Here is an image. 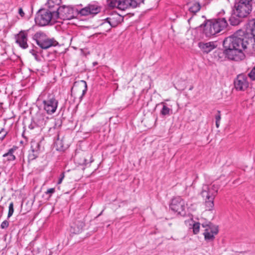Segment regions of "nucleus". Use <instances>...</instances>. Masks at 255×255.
I'll return each instance as SVG.
<instances>
[{
  "mask_svg": "<svg viewBox=\"0 0 255 255\" xmlns=\"http://www.w3.org/2000/svg\"><path fill=\"white\" fill-rule=\"evenodd\" d=\"M191 18H190V19H188V21H190V20L191 19Z\"/></svg>",
  "mask_w": 255,
  "mask_h": 255,
  "instance_id": "ea45409f",
  "label": "nucleus"
},
{
  "mask_svg": "<svg viewBox=\"0 0 255 255\" xmlns=\"http://www.w3.org/2000/svg\"><path fill=\"white\" fill-rule=\"evenodd\" d=\"M201 6L198 2H195L189 7V11L193 13H196L200 10Z\"/></svg>",
  "mask_w": 255,
  "mask_h": 255,
  "instance_id": "4be33fe9",
  "label": "nucleus"
},
{
  "mask_svg": "<svg viewBox=\"0 0 255 255\" xmlns=\"http://www.w3.org/2000/svg\"><path fill=\"white\" fill-rule=\"evenodd\" d=\"M132 0V2H136L135 4H136V7L141 2H143V0Z\"/></svg>",
  "mask_w": 255,
  "mask_h": 255,
  "instance_id": "2f4dec72",
  "label": "nucleus"
},
{
  "mask_svg": "<svg viewBox=\"0 0 255 255\" xmlns=\"http://www.w3.org/2000/svg\"><path fill=\"white\" fill-rule=\"evenodd\" d=\"M228 23L225 18L207 20L204 26L203 33L207 37H210L220 33L227 27Z\"/></svg>",
  "mask_w": 255,
  "mask_h": 255,
  "instance_id": "f03ea898",
  "label": "nucleus"
},
{
  "mask_svg": "<svg viewBox=\"0 0 255 255\" xmlns=\"http://www.w3.org/2000/svg\"><path fill=\"white\" fill-rule=\"evenodd\" d=\"M7 132L5 130L4 128H1L0 130V139L2 140L6 135Z\"/></svg>",
  "mask_w": 255,
  "mask_h": 255,
  "instance_id": "cd10ccee",
  "label": "nucleus"
},
{
  "mask_svg": "<svg viewBox=\"0 0 255 255\" xmlns=\"http://www.w3.org/2000/svg\"><path fill=\"white\" fill-rule=\"evenodd\" d=\"M16 42L22 49H26L28 47L27 34L24 31H20L15 36Z\"/></svg>",
  "mask_w": 255,
  "mask_h": 255,
  "instance_id": "ddd939ff",
  "label": "nucleus"
},
{
  "mask_svg": "<svg viewBox=\"0 0 255 255\" xmlns=\"http://www.w3.org/2000/svg\"><path fill=\"white\" fill-rule=\"evenodd\" d=\"M14 212V209H13V203L12 202H11L8 207V213L7 215V218H10L13 214Z\"/></svg>",
  "mask_w": 255,
  "mask_h": 255,
  "instance_id": "a878e982",
  "label": "nucleus"
},
{
  "mask_svg": "<svg viewBox=\"0 0 255 255\" xmlns=\"http://www.w3.org/2000/svg\"><path fill=\"white\" fill-rule=\"evenodd\" d=\"M220 125V122L219 121H216V126L217 128L219 127Z\"/></svg>",
  "mask_w": 255,
  "mask_h": 255,
  "instance_id": "4c0bfd02",
  "label": "nucleus"
},
{
  "mask_svg": "<svg viewBox=\"0 0 255 255\" xmlns=\"http://www.w3.org/2000/svg\"><path fill=\"white\" fill-rule=\"evenodd\" d=\"M198 45L202 51L206 53L210 52L215 48V46L213 42L206 43L199 42Z\"/></svg>",
  "mask_w": 255,
  "mask_h": 255,
  "instance_id": "dca6fc26",
  "label": "nucleus"
},
{
  "mask_svg": "<svg viewBox=\"0 0 255 255\" xmlns=\"http://www.w3.org/2000/svg\"><path fill=\"white\" fill-rule=\"evenodd\" d=\"M54 191H55L54 188H49L46 192V194H53L54 192Z\"/></svg>",
  "mask_w": 255,
  "mask_h": 255,
  "instance_id": "c756f323",
  "label": "nucleus"
},
{
  "mask_svg": "<svg viewBox=\"0 0 255 255\" xmlns=\"http://www.w3.org/2000/svg\"><path fill=\"white\" fill-rule=\"evenodd\" d=\"M57 43V41L54 40V39L47 38L37 45L41 48L46 49L51 46L56 45Z\"/></svg>",
  "mask_w": 255,
  "mask_h": 255,
  "instance_id": "f3484780",
  "label": "nucleus"
},
{
  "mask_svg": "<svg viewBox=\"0 0 255 255\" xmlns=\"http://www.w3.org/2000/svg\"><path fill=\"white\" fill-rule=\"evenodd\" d=\"M202 227L204 229L203 234L204 235L205 239H212L218 233V226L211 223L203 224Z\"/></svg>",
  "mask_w": 255,
  "mask_h": 255,
  "instance_id": "1a4fd4ad",
  "label": "nucleus"
},
{
  "mask_svg": "<svg viewBox=\"0 0 255 255\" xmlns=\"http://www.w3.org/2000/svg\"><path fill=\"white\" fill-rule=\"evenodd\" d=\"M61 2V0H48L46 5L50 9L55 7V6L58 7Z\"/></svg>",
  "mask_w": 255,
  "mask_h": 255,
  "instance_id": "412c9836",
  "label": "nucleus"
},
{
  "mask_svg": "<svg viewBox=\"0 0 255 255\" xmlns=\"http://www.w3.org/2000/svg\"><path fill=\"white\" fill-rule=\"evenodd\" d=\"M40 148V144L39 142L35 141L31 142L30 150L28 155L29 160H33L38 157L39 154Z\"/></svg>",
  "mask_w": 255,
  "mask_h": 255,
  "instance_id": "9b49d317",
  "label": "nucleus"
},
{
  "mask_svg": "<svg viewBox=\"0 0 255 255\" xmlns=\"http://www.w3.org/2000/svg\"><path fill=\"white\" fill-rule=\"evenodd\" d=\"M243 18L244 17H240L239 15L238 14V13H237L236 11L234 10L233 13L229 18V21L231 25H237L241 22V19Z\"/></svg>",
  "mask_w": 255,
  "mask_h": 255,
  "instance_id": "a211bd4d",
  "label": "nucleus"
},
{
  "mask_svg": "<svg viewBox=\"0 0 255 255\" xmlns=\"http://www.w3.org/2000/svg\"><path fill=\"white\" fill-rule=\"evenodd\" d=\"M119 0H107V3L111 8H117L119 9Z\"/></svg>",
  "mask_w": 255,
  "mask_h": 255,
  "instance_id": "b1692460",
  "label": "nucleus"
},
{
  "mask_svg": "<svg viewBox=\"0 0 255 255\" xmlns=\"http://www.w3.org/2000/svg\"><path fill=\"white\" fill-rule=\"evenodd\" d=\"M235 87L238 90L245 91L247 90V93H250L252 92L251 88H249V84L247 78L244 75H239L234 82Z\"/></svg>",
  "mask_w": 255,
  "mask_h": 255,
  "instance_id": "9d476101",
  "label": "nucleus"
},
{
  "mask_svg": "<svg viewBox=\"0 0 255 255\" xmlns=\"http://www.w3.org/2000/svg\"><path fill=\"white\" fill-rule=\"evenodd\" d=\"M84 225L83 219L76 220L71 223L70 232L72 234H79L82 231Z\"/></svg>",
  "mask_w": 255,
  "mask_h": 255,
  "instance_id": "f8f14e48",
  "label": "nucleus"
},
{
  "mask_svg": "<svg viewBox=\"0 0 255 255\" xmlns=\"http://www.w3.org/2000/svg\"><path fill=\"white\" fill-rule=\"evenodd\" d=\"M248 75L252 80H255V67L252 69Z\"/></svg>",
  "mask_w": 255,
  "mask_h": 255,
  "instance_id": "bb28decb",
  "label": "nucleus"
},
{
  "mask_svg": "<svg viewBox=\"0 0 255 255\" xmlns=\"http://www.w3.org/2000/svg\"><path fill=\"white\" fill-rule=\"evenodd\" d=\"M253 3H255V0H239L235 5L236 9L234 10L240 17H245L252 11Z\"/></svg>",
  "mask_w": 255,
  "mask_h": 255,
  "instance_id": "39448f33",
  "label": "nucleus"
},
{
  "mask_svg": "<svg viewBox=\"0 0 255 255\" xmlns=\"http://www.w3.org/2000/svg\"><path fill=\"white\" fill-rule=\"evenodd\" d=\"M18 13L21 17H23L24 15V12H23L22 8H19L18 9Z\"/></svg>",
  "mask_w": 255,
  "mask_h": 255,
  "instance_id": "473e14b6",
  "label": "nucleus"
},
{
  "mask_svg": "<svg viewBox=\"0 0 255 255\" xmlns=\"http://www.w3.org/2000/svg\"><path fill=\"white\" fill-rule=\"evenodd\" d=\"M8 225L9 222L7 220H4L1 223L0 227L1 229H4L7 228L8 227Z\"/></svg>",
  "mask_w": 255,
  "mask_h": 255,
  "instance_id": "c85d7f7f",
  "label": "nucleus"
},
{
  "mask_svg": "<svg viewBox=\"0 0 255 255\" xmlns=\"http://www.w3.org/2000/svg\"><path fill=\"white\" fill-rule=\"evenodd\" d=\"M218 115H217L215 117V119H216V121H219L220 122V120H221V115H220V111H218Z\"/></svg>",
  "mask_w": 255,
  "mask_h": 255,
  "instance_id": "7c9ffc66",
  "label": "nucleus"
},
{
  "mask_svg": "<svg viewBox=\"0 0 255 255\" xmlns=\"http://www.w3.org/2000/svg\"><path fill=\"white\" fill-rule=\"evenodd\" d=\"M107 19L108 20V22L110 23V24L112 26H115L116 25V24H113V23H112V22H111L110 20H109V19L111 20V18H107Z\"/></svg>",
  "mask_w": 255,
  "mask_h": 255,
  "instance_id": "e433bc0d",
  "label": "nucleus"
},
{
  "mask_svg": "<svg viewBox=\"0 0 255 255\" xmlns=\"http://www.w3.org/2000/svg\"><path fill=\"white\" fill-rule=\"evenodd\" d=\"M218 190V187L215 184L204 185L202 187L201 195L205 200L206 210L211 211L214 204V200Z\"/></svg>",
  "mask_w": 255,
  "mask_h": 255,
  "instance_id": "7ed1b4c3",
  "label": "nucleus"
},
{
  "mask_svg": "<svg viewBox=\"0 0 255 255\" xmlns=\"http://www.w3.org/2000/svg\"><path fill=\"white\" fill-rule=\"evenodd\" d=\"M57 15L55 10L41 9L36 14L35 21L37 25L42 26L52 24L56 20Z\"/></svg>",
  "mask_w": 255,
  "mask_h": 255,
  "instance_id": "20e7f679",
  "label": "nucleus"
},
{
  "mask_svg": "<svg viewBox=\"0 0 255 255\" xmlns=\"http://www.w3.org/2000/svg\"><path fill=\"white\" fill-rule=\"evenodd\" d=\"M200 230V224L198 222L195 223L192 226V231L194 234H197Z\"/></svg>",
  "mask_w": 255,
  "mask_h": 255,
  "instance_id": "393cba45",
  "label": "nucleus"
},
{
  "mask_svg": "<svg viewBox=\"0 0 255 255\" xmlns=\"http://www.w3.org/2000/svg\"><path fill=\"white\" fill-rule=\"evenodd\" d=\"M55 13H57V19L60 18L63 20H69L74 17L75 12L73 7L65 5L56 8Z\"/></svg>",
  "mask_w": 255,
  "mask_h": 255,
  "instance_id": "6e6552de",
  "label": "nucleus"
},
{
  "mask_svg": "<svg viewBox=\"0 0 255 255\" xmlns=\"http://www.w3.org/2000/svg\"><path fill=\"white\" fill-rule=\"evenodd\" d=\"M16 150V147H13L9 149L8 152L3 154V156L7 158L8 161H13L15 159V156L13 155L14 151Z\"/></svg>",
  "mask_w": 255,
  "mask_h": 255,
  "instance_id": "aec40b11",
  "label": "nucleus"
},
{
  "mask_svg": "<svg viewBox=\"0 0 255 255\" xmlns=\"http://www.w3.org/2000/svg\"><path fill=\"white\" fill-rule=\"evenodd\" d=\"M136 2H132V0H119V9L124 10L128 8L136 7Z\"/></svg>",
  "mask_w": 255,
  "mask_h": 255,
  "instance_id": "2eb2a0df",
  "label": "nucleus"
},
{
  "mask_svg": "<svg viewBox=\"0 0 255 255\" xmlns=\"http://www.w3.org/2000/svg\"><path fill=\"white\" fill-rule=\"evenodd\" d=\"M186 207L187 204L180 197L174 198L170 205V208L173 211L182 216L185 215Z\"/></svg>",
  "mask_w": 255,
  "mask_h": 255,
  "instance_id": "0eeeda50",
  "label": "nucleus"
},
{
  "mask_svg": "<svg viewBox=\"0 0 255 255\" xmlns=\"http://www.w3.org/2000/svg\"><path fill=\"white\" fill-rule=\"evenodd\" d=\"M30 53H31L33 56H35V58L36 59V57H37V54L36 53L34 52V50L32 49L30 51Z\"/></svg>",
  "mask_w": 255,
  "mask_h": 255,
  "instance_id": "c9c22d12",
  "label": "nucleus"
},
{
  "mask_svg": "<svg viewBox=\"0 0 255 255\" xmlns=\"http://www.w3.org/2000/svg\"><path fill=\"white\" fill-rule=\"evenodd\" d=\"M43 109L49 115L55 112L58 101L56 99L55 96L52 94H48L46 99L43 100Z\"/></svg>",
  "mask_w": 255,
  "mask_h": 255,
  "instance_id": "423d86ee",
  "label": "nucleus"
},
{
  "mask_svg": "<svg viewBox=\"0 0 255 255\" xmlns=\"http://www.w3.org/2000/svg\"><path fill=\"white\" fill-rule=\"evenodd\" d=\"M82 82H83L84 84V86H85V89L83 90V95L85 94V93L87 91V84H86V82L84 81H82Z\"/></svg>",
  "mask_w": 255,
  "mask_h": 255,
  "instance_id": "f704fd0d",
  "label": "nucleus"
},
{
  "mask_svg": "<svg viewBox=\"0 0 255 255\" xmlns=\"http://www.w3.org/2000/svg\"><path fill=\"white\" fill-rule=\"evenodd\" d=\"M103 211H102V212H101V213H100V214L99 215V216H100V215H101L102 214V213Z\"/></svg>",
  "mask_w": 255,
  "mask_h": 255,
  "instance_id": "58836bf2",
  "label": "nucleus"
},
{
  "mask_svg": "<svg viewBox=\"0 0 255 255\" xmlns=\"http://www.w3.org/2000/svg\"><path fill=\"white\" fill-rule=\"evenodd\" d=\"M223 45L224 52L216 53L220 58L225 55L228 59L236 61L244 59L246 53L255 51V19L249 21L246 32L237 31L224 40Z\"/></svg>",
  "mask_w": 255,
  "mask_h": 255,
  "instance_id": "f257e3e1",
  "label": "nucleus"
},
{
  "mask_svg": "<svg viewBox=\"0 0 255 255\" xmlns=\"http://www.w3.org/2000/svg\"><path fill=\"white\" fill-rule=\"evenodd\" d=\"M48 37L46 34L42 31L37 32L33 37V39L36 41L37 44H39L40 42L43 40H45Z\"/></svg>",
  "mask_w": 255,
  "mask_h": 255,
  "instance_id": "6ab92c4d",
  "label": "nucleus"
},
{
  "mask_svg": "<svg viewBox=\"0 0 255 255\" xmlns=\"http://www.w3.org/2000/svg\"><path fill=\"white\" fill-rule=\"evenodd\" d=\"M160 104L163 105L162 109L160 111L161 114L163 116L169 115L171 109L167 107V104L164 102L161 103Z\"/></svg>",
  "mask_w": 255,
  "mask_h": 255,
  "instance_id": "5701e85b",
  "label": "nucleus"
},
{
  "mask_svg": "<svg viewBox=\"0 0 255 255\" xmlns=\"http://www.w3.org/2000/svg\"><path fill=\"white\" fill-rule=\"evenodd\" d=\"M100 11V7L96 5L90 4L88 6L81 9L79 13L82 15H88L89 14H96Z\"/></svg>",
  "mask_w": 255,
  "mask_h": 255,
  "instance_id": "4468645a",
  "label": "nucleus"
},
{
  "mask_svg": "<svg viewBox=\"0 0 255 255\" xmlns=\"http://www.w3.org/2000/svg\"><path fill=\"white\" fill-rule=\"evenodd\" d=\"M60 178H59V180H58V184H60L62 181V180L63 179L64 177V173H62L60 175Z\"/></svg>",
  "mask_w": 255,
  "mask_h": 255,
  "instance_id": "72a5a7b5",
  "label": "nucleus"
}]
</instances>
